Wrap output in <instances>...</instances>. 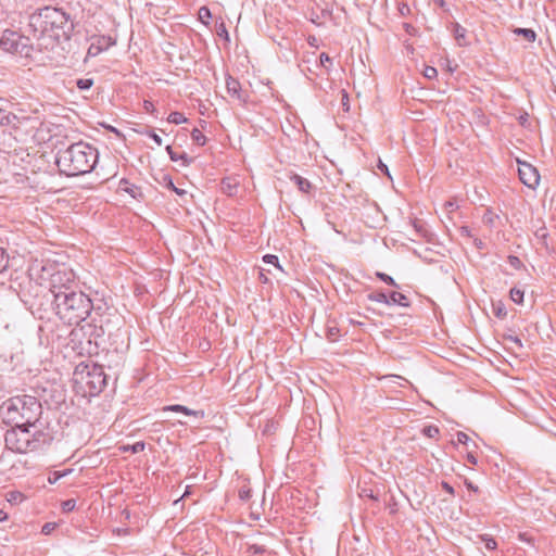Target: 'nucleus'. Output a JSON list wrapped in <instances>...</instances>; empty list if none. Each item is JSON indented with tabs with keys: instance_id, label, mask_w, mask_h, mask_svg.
Masks as SVG:
<instances>
[{
	"instance_id": "nucleus-1",
	"label": "nucleus",
	"mask_w": 556,
	"mask_h": 556,
	"mask_svg": "<svg viewBox=\"0 0 556 556\" xmlns=\"http://www.w3.org/2000/svg\"><path fill=\"white\" fill-rule=\"evenodd\" d=\"M68 20L63 9L46 7L29 16V27L35 36L53 40L51 50L65 59L70 41V28H66Z\"/></svg>"
},
{
	"instance_id": "nucleus-2",
	"label": "nucleus",
	"mask_w": 556,
	"mask_h": 556,
	"mask_svg": "<svg viewBox=\"0 0 556 556\" xmlns=\"http://www.w3.org/2000/svg\"><path fill=\"white\" fill-rule=\"evenodd\" d=\"M3 421L9 426H28L36 428L41 414L42 407L40 402L31 395H16L5 402L1 406Z\"/></svg>"
},
{
	"instance_id": "nucleus-3",
	"label": "nucleus",
	"mask_w": 556,
	"mask_h": 556,
	"mask_svg": "<svg viewBox=\"0 0 556 556\" xmlns=\"http://www.w3.org/2000/svg\"><path fill=\"white\" fill-rule=\"evenodd\" d=\"M105 383L102 367L94 364L89 357L78 363L72 374V389L81 397L98 395Z\"/></svg>"
},
{
	"instance_id": "nucleus-4",
	"label": "nucleus",
	"mask_w": 556,
	"mask_h": 556,
	"mask_svg": "<svg viewBox=\"0 0 556 556\" xmlns=\"http://www.w3.org/2000/svg\"><path fill=\"white\" fill-rule=\"evenodd\" d=\"M43 433L37 427L11 426L4 435L5 447L12 452L25 454L36 451L41 442Z\"/></svg>"
},
{
	"instance_id": "nucleus-5",
	"label": "nucleus",
	"mask_w": 556,
	"mask_h": 556,
	"mask_svg": "<svg viewBox=\"0 0 556 556\" xmlns=\"http://www.w3.org/2000/svg\"><path fill=\"white\" fill-rule=\"evenodd\" d=\"M98 162V151L91 144L72 142V177L90 173Z\"/></svg>"
},
{
	"instance_id": "nucleus-6",
	"label": "nucleus",
	"mask_w": 556,
	"mask_h": 556,
	"mask_svg": "<svg viewBox=\"0 0 556 556\" xmlns=\"http://www.w3.org/2000/svg\"><path fill=\"white\" fill-rule=\"evenodd\" d=\"M76 326L72 328V351L78 356L88 355L89 357L97 352V344L92 342L93 326L90 323L75 321Z\"/></svg>"
},
{
	"instance_id": "nucleus-7",
	"label": "nucleus",
	"mask_w": 556,
	"mask_h": 556,
	"mask_svg": "<svg viewBox=\"0 0 556 556\" xmlns=\"http://www.w3.org/2000/svg\"><path fill=\"white\" fill-rule=\"evenodd\" d=\"M0 49L4 52L20 55L21 58H29L34 50L29 37L23 36L12 29L2 31L0 36Z\"/></svg>"
},
{
	"instance_id": "nucleus-8",
	"label": "nucleus",
	"mask_w": 556,
	"mask_h": 556,
	"mask_svg": "<svg viewBox=\"0 0 556 556\" xmlns=\"http://www.w3.org/2000/svg\"><path fill=\"white\" fill-rule=\"evenodd\" d=\"M92 309V302L84 290H72V323L85 321Z\"/></svg>"
},
{
	"instance_id": "nucleus-9",
	"label": "nucleus",
	"mask_w": 556,
	"mask_h": 556,
	"mask_svg": "<svg viewBox=\"0 0 556 556\" xmlns=\"http://www.w3.org/2000/svg\"><path fill=\"white\" fill-rule=\"evenodd\" d=\"M54 293V309L55 314L59 316L61 320L64 321V324H67V317L70 315V291L68 287L63 285L60 287L56 291H53Z\"/></svg>"
},
{
	"instance_id": "nucleus-10",
	"label": "nucleus",
	"mask_w": 556,
	"mask_h": 556,
	"mask_svg": "<svg viewBox=\"0 0 556 556\" xmlns=\"http://www.w3.org/2000/svg\"><path fill=\"white\" fill-rule=\"evenodd\" d=\"M520 181L530 189H535L540 182L539 170L526 161L517 160Z\"/></svg>"
},
{
	"instance_id": "nucleus-11",
	"label": "nucleus",
	"mask_w": 556,
	"mask_h": 556,
	"mask_svg": "<svg viewBox=\"0 0 556 556\" xmlns=\"http://www.w3.org/2000/svg\"><path fill=\"white\" fill-rule=\"evenodd\" d=\"M116 40L111 36L100 35L91 38V43L87 51V58H93L101 52L108 50L112 46H115Z\"/></svg>"
},
{
	"instance_id": "nucleus-12",
	"label": "nucleus",
	"mask_w": 556,
	"mask_h": 556,
	"mask_svg": "<svg viewBox=\"0 0 556 556\" xmlns=\"http://www.w3.org/2000/svg\"><path fill=\"white\" fill-rule=\"evenodd\" d=\"M226 89L231 98L240 102H245V98L241 91V85L236 78L231 76H228L226 78Z\"/></svg>"
},
{
	"instance_id": "nucleus-13",
	"label": "nucleus",
	"mask_w": 556,
	"mask_h": 556,
	"mask_svg": "<svg viewBox=\"0 0 556 556\" xmlns=\"http://www.w3.org/2000/svg\"><path fill=\"white\" fill-rule=\"evenodd\" d=\"M290 180L296 185L298 189L305 193L311 194L313 190V185L304 177L298 175V174H291Z\"/></svg>"
},
{
	"instance_id": "nucleus-14",
	"label": "nucleus",
	"mask_w": 556,
	"mask_h": 556,
	"mask_svg": "<svg viewBox=\"0 0 556 556\" xmlns=\"http://www.w3.org/2000/svg\"><path fill=\"white\" fill-rule=\"evenodd\" d=\"M118 190L119 191H124L128 194H130L134 199H137L139 197H141V189L134 185V184H130L127 179L123 178L119 184H118Z\"/></svg>"
},
{
	"instance_id": "nucleus-15",
	"label": "nucleus",
	"mask_w": 556,
	"mask_h": 556,
	"mask_svg": "<svg viewBox=\"0 0 556 556\" xmlns=\"http://www.w3.org/2000/svg\"><path fill=\"white\" fill-rule=\"evenodd\" d=\"M164 410L184 413L185 415H188V416H195V417H201V418L204 417L203 410H192V409H190L186 406L179 405V404L166 406V407H164Z\"/></svg>"
},
{
	"instance_id": "nucleus-16",
	"label": "nucleus",
	"mask_w": 556,
	"mask_h": 556,
	"mask_svg": "<svg viewBox=\"0 0 556 556\" xmlns=\"http://www.w3.org/2000/svg\"><path fill=\"white\" fill-rule=\"evenodd\" d=\"M388 299H389V304L388 305L396 304V305L404 306V307L409 305L407 296L404 295L403 293H400V292H396V291H392L388 295Z\"/></svg>"
},
{
	"instance_id": "nucleus-17",
	"label": "nucleus",
	"mask_w": 556,
	"mask_h": 556,
	"mask_svg": "<svg viewBox=\"0 0 556 556\" xmlns=\"http://www.w3.org/2000/svg\"><path fill=\"white\" fill-rule=\"evenodd\" d=\"M220 186L225 194L233 195L237 191L238 184L235 179L228 177L222 180Z\"/></svg>"
},
{
	"instance_id": "nucleus-18",
	"label": "nucleus",
	"mask_w": 556,
	"mask_h": 556,
	"mask_svg": "<svg viewBox=\"0 0 556 556\" xmlns=\"http://www.w3.org/2000/svg\"><path fill=\"white\" fill-rule=\"evenodd\" d=\"M166 151L167 153L169 154V157L172 161H178V160H181L184 165H189L191 163V159L187 155V153L182 152V153H177L173 150V148L170 146H167L166 147Z\"/></svg>"
},
{
	"instance_id": "nucleus-19",
	"label": "nucleus",
	"mask_w": 556,
	"mask_h": 556,
	"mask_svg": "<svg viewBox=\"0 0 556 556\" xmlns=\"http://www.w3.org/2000/svg\"><path fill=\"white\" fill-rule=\"evenodd\" d=\"M513 33L522 36L528 42H533L536 38L535 31L531 28H515Z\"/></svg>"
},
{
	"instance_id": "nucleus-20",
	"label": "nucleus",
	"mask_w": 556,
	"mask_h": 556,
	"mask_svg": "<svg viewBox=\"0 0 556 556\" xmlns=\"http://www.w3.org/2000/svg\"><path fill=\"white\" fill-rule=\"evenodd\" d=\"M68 473H70V469L50 471L48 475V482L50 484H54V483H56V481H59L61 478L67 476Z\"/></svg>"
},
{
	"instance_id": "nucleus-21",
	"label": "nucleus",
	"mask_w": 556,
	"mask_h": 556,
	"mask_svg": "<svg viewBox=\"0 0 556 556\" xmlns=\"http://www.w3.org/2000/svg\"><path fill=\"white\" fill-rule=\"evenodd\" d=\"M535 237L536 239L541 242V244L545 248V249H548V242H547V238H548V231L546 229V227H540L536 231H535Z\"/></svg>"
},
{
	"instance_id": "nucleus-22",
	"label": "nucleus",
	"mask_w": 556,
	"mask_h": 556,
	"mask_svg": "<svg viewBox=\"0 0 556 556\" xmlns=\"http://www.w3.org/2000/svg\"><path fill=\"white\" fill-rule=\"evenodd\" d=\"M15 118V115L0 109V127L10 125Z\"/></svg>"
},
{
	"instance_id": "nucleus-23",
	"label": "nucleus",
	"mask_w": 556,
	"mask_h": 556,
	"mask_svg": "<svg viewBox=\"0 0 556 556\" xmlns=\"http://www.w3.org/2000/svg\"><path fill=\"white\" fill-rule=\"evenodd\" d=\"M167 121L169 123H173V124H176V125H179V124H182V123H186L187 122V118L185 117V115L180 112H172L168 117H167Z\"/></svg>"
},
{
	"instance_id": "nucleus-24",
	"label": "nucleus",
	"mask_w": 556,
	"mask_h": 556,
	"mask_svg": "<svg viewBox=\"0 0 556 556\" xmlns=\"http://www.w3.org/2000/svg\"><path fill=\"white\" fill-rule=\"evenodd\" d=\"M191 138H192L193 142L199 144V146H204L205 142H206L205 136L198 128H193L192 129Z\"/></svg>"
},
{
	"instance_id": "nucleus-25",
	"label": "nucleus",
	"mask_w": 556,
	"mask_h": 556,
	"mask_svg": "<svg viewBox=\"0 0 556 556\" xmlns=\"http://www.w3.org/2000/svg\"><path fill=\"white\" fill-rule=\"evenodd\" d=\"M368 300L372 302L389 304L388 295L384 292H376L368 294Z\"/></svg>"
},
{
	"instance_id": "nucleus-26",
	"label": "nucleus",
	"mask_w": 556,
	"mask_h": 556,
	"mask_svg": "<svg viewBox=\"0 0 556 556\" xmlns=\"http://www.w3.org/2000/svg\"><path fill=\"white\" fill-rule=\"evenodd\" d=\"M198 15L199 20L204 24H207V21L212 17L211 11L207 7H201L199 9Z\"/></svg>"
},
{
	"instance_id": "nucleus-27",
	"label": "nucleus",
	"mask_w": 556,
	"mask_h": 556,
	"mask_svg": "<svg viewBox=\"0 0 556 556\" xmlns=\"http://www.w3.org/2000/svg\"><path fill=\"white\" fill-rule=\"evenodd\" d=\"M510 294V299L517 303V304H521L522 301H523V291L518 289V288H513L509 292Z\"/></svg>"
},
{
	"instance_id": "nucleus-28",
	"label": "nucleus",
	"mask_w": 556,
	"mask_h": 556,
	"mask_svg": "<svg viewBox=\"0 0 556 556\" xmlns=\"http://www.w3.org/2000/svg\"><path fill=\"white\" fill-rule=\"evenodd\" d=\"M481 541L484 543V546L488 549H495L497 547L496 541L489 534H483L480 536Z\"/></svg>"
},
{
	"instance_id": "nucleus-29",
	"label": "nucleus",
	"mask_w": 556,
	"mask_h": 556,
	"mask_svg": "<svg viewBox=\"0 0 556 556\" xmlns=\"http://www.w3.org/2000/svg\"><path fill=\"white\" fill-rule=\"evenodd\" d=\"M422 433L428 438L434 439L439 435L440 431L435 426H427L422 429Z\"/></svg>"
},
{
	"instance_id": "nucleus-30",
	"label": "nucleus",
	"mask_w": 556,
	"mask_h": 556,
	"mask_svg": "<svg viewBox=\"0 0 556 556\" xmlns=\"http://www.w3.org/2000/svg\"><path fill=\"white\" fill-rule=\"evenodd\" d=\"M76 85L80 90H88L93 85V79L80 78L76 81Z\"/></svg>"
},
{
	"instance_id": "nucleus-31",
	"label": "nucleus",
	"mask_w": 556,
	"mask_h": 556,
	"mask_svg": "<svg viewBox=\"0 0 556 556\" xmlns=\"http://www.w3.org/2000/svg\"><path fill=\"white\" fill-rule=\"evenodd\" d=\"M376 276L383 282H386L389 286L399 287L397 283L394 281V279L381 271L376 273Z\"/></svg>"
},
{
	"instance_id": "nucleus-32",
	"label": "nucleus",
	"mask_w": 556,
	"mask_h": 556,
	"mask_svg": "<svg viewBox=\"0 0 556 556\" xmlns=\"http://www.w3.org/2000/svg\"><path fill=\"white\" fill-rule=\"evenodd\" d=\"M58 527V522H46L41 528V532L45 535H50Z\"/></svg>"
},
{
	"instance_id": "nucleus-33",
	"label": "nucleus",
	"mask_w": 556,
	"mask_h": 556,
	"mask_svg": "<svg viewBox=\"0 0 556 556\" xmlns=\"http://www.w3.org/2000/svg\"><path fill=\"white\" fill-rule=\"evenodd\" d=\"M424 76L428 79H433L438 76V71L433 66H426L424 70Z\"/></svg>"
},
{
	"instance_id": "nucleus-34",
	"label": "nucleus",
	"mask_w": 556,
	"mask_h": 556,
	"mask_svg": "<svg viewBox=\"0 0 556 556\" xmlns=\"http://www.w3.org/2000/svg\"><path fill=\"white\" fill-rule=\"evenodd\" d=\"M466 29L460 25L456 24L455 26V37L460 46H463L462 39L465 38Z\"/></svg>"
},
{
	"instance_id": "nucleus-35",
	"label": "nucleus",
	"mask_w": 556,
	"mask_h": 556,
	"mask_svg": "<svg viewBox=\"0 0 556 556\" xmlns=\"http://www.w3.org/2000/svg\"><path fill=\"white\" fill-rule=\"evenodd\" d=\"M8 266V255L3 248H0V273L3 271Z\"/></svg>"
},
{
	"instance_id": "nucleus-36",
	"label": "nucleus",
	"mask_w": 556,
	"mask_h": 556,
	"mask_svg": "<svg viewBox=\"0 0 556 556\" xmlns=\"http://www.w3.org/2000/svg\"><path fill=\"white\" fill-rule=\"evenodd\" d=\"M339 336V329L337 327H329L327 329V339L329 341H336Z\"/></svg>"
},
{
	"instance_id": "nucleus-37",
	"label": "nucleus",
	"mask_w": 556,
	"mask_h": 556,
	"mask_svg": "<svg viewBox=\"0 0 556 556\" xmlns=\"http://www.w3.org/2000/svg\"><path fill=\"white\" fill-rule=\"evenodd\" d=\"M263 261L265 263H268V264H273L275 266H277L278 268L281 269L280 265H279V262H278V257L274 254H266L264 257H263Z\"/></svg>"
},
{
	"instance_id": "nucleus-38",
	"label": "nucleus",
	"mask_w": 556,
	"mask_h": 556,
	"mask_svg": "<svg viewBox=\"0 0 556 556\" xmlns=\"http://www.w3.org/2000/svg\"><path fill=\"white\" fill-rule=\"evenodd\" d=\"M239 497L240 500L242 501H248L250 500L251 497V490L247 486H242L240 490H239Z\"/></svg>"
},
{
	"instance_id": "nucleus-39",
	"label": "nucleus",
	"mask_w": 556,
	"mask_h": 556,
	"mask_svg": "<svg viewBox=\"0 0 556 556\" xmlns=\"http://www.w3.org/2000/svg\"><path fill=\"white\" fill-rule=\"evenodd\" d=\"M166 180H167L166 186L169 189H172L173 191H175L178 195L186 194V191L184 189H179V188L175 187V185H174V182H173V180L170 178H166Z\"/></svg>"
},
{
	"instance_id": "nucleus-40",
	"label": "nucleus",
	"mask_w": 556,
	"mask_h": 556,
	"mask_svg": "<svg viewBox=\"0 0 556 556\" xmlns=\"http://www.w3.org/2000/svg\"><path fill=\"white\" fill-rule=\"evenodd\" d=\"M147 135L159 146L161 147L163 144L162 138L155 134L153 130H150L147 132Z\"/></svg>"
},
{
	"instance_id": "nucleus-41",
	"label": "nucleus",
	"mask_w": 556,
	"mask_h": 556,
	"mask_svg": "<svg viewBox=\"0 0 556 556\" xmlns=\"http://www.w3.org/2000/svg\"><path fill=\"white\" fill-rule=\"evenodd\" d=\"M144 446L146 445L143 442H136L134 445L130 446V450L132 453H139L144 450ZM126 450H129V447H127Z\"/></svg>"
},
{
	"instance_id": "nucleus-42",
	"label": "nucleus",
	"mask_w": 556,
	"mask_h": 556,
	"mask_svg": "<svg viewBox=\"0 0 556 556\" xmlns=\"http://www.w3.org/2000/svg\"><path fill=\"white\" fill-rule=\"evenodd\" d=\"M457 441L460 444H467L468 441H469V437L466 433H464V432H458L457 433Z\"/></svg>"
},
{
	"instance_id": "nucleus-43",
	"label": "nucleus",
	"mask_w": 556,
	"mask_h": 556,
	"mask_svg": "<svg viewBox=\"0 0 556 556\" xmlns=\"http://www.w3.org/2000/svg\"><path fill=\"white\" fill-rule=\"evenodd\" d=\"M494 313L500 318H504L507 314L504 306L494 307Z\"/></svg>"
},
{
	"instance_id": "nucleus-44",
	"label": "nucleus",
	"mask_w": 556,
	"mask_h": 556,
	"mask_svg": "<svg viewBox=\"0 0 556 556\" xmlns=\"http://www.w3.org/2000/svg\"><path fill=\"white\" fill-rule=\"evenodd\" d=\"M444 206L448 213L454 212L458 207L456 202L454 201H447Z\"/></svg>"
},
{
	"instance_id": "nucleus-45",
	"label": "nucleus",
	"mask_w": 556,
	"mask_h": 556,
	"mask_svg": "<svg viewBox=\"0 0 556 556\" xmlns=\"http://www.w3.org/2000/svg\"><path fill=\"white\" fill-rule=\"evenodd\" d=\"M217 34L220 37L224 36L226 40H229L228 31L224 24L219 26V28L217 29Z\"/></svg>"
},
{
	"instance_id": "nucleus-46",
	"label": "nucleus",
	"mask_w": 556,
	"mask_h": 556,
	"mask_svg": "<svg viewBox=\"0 0 556 556\" xmlns=\"http://www.w3.org/2000/svg\"><path fill=\"white\" fill-rule=\"evenodd\" d=\"M319 61H320V64H321L323 66H326V63H330V62H331V59H330V56H329L327 53L323 52V53L319 55Z\"/></svg>"
},
{
	"instance_id": "nucleus-47",
	"label": "nucleus",
	"mask_w": 556,
	"mask_h": 556,
	"mask_svg": "<svg viewBox=\"0 0 556 556\" xmlns=\"http://www.w3.org/2000/svg\"><path fill=\"white\" fill-rule=\"evenodd\" d=\"M467 462H468L469 464H471V465H477V463H478V458H477V456H476L473 453H470V452H469V453L467 454Z\"/></svg>"
},
{
	"instance_id": "nucleus-48",
	"label": "nucleus",
	"mask_w": 556,
	"mask_h": 556,
	"mask_svg": "<svg viewBox=\"0 0 556 556\" xmlns=\"http://www.w3.org/2000/svg\"><path fill=\"white\" fill-rule=\"evenodd\" d=\"M378 168L384 173L389 178H391V175L389 173V168L386 164H383L381 161H379V165H378Z\"/></svg>"
},
{
	"instance_id": "nucleus-49",
	"label": "nucleus",
	"mask_w": 556,
	"mask_h": 556,
	"mask_svg": "<svg viewBox=\"0 0 556 556\" xmlns=\"http://www.w3.org/2000/svg\"><path fill=\"white\" fill-rule=\"evenodd\" d=\"M63 157H64V156H63L61 153H59V155L56 156V161H55V162H56V165L59 166V168H60V172H61V173H64L66 176H70V174H68V173H66V172L61 167V162H62V159H63Z\"/></svg>"
},
{
	"instance_id": "nucleus-50",
	"label": "nucleus",
	"mask_w": 556,
	"mask_h": 556,
	"mask_svg": "<svg viewBox=\"0 0 556 556\" xmlns=\"http://www.w3.org/2000/svg\"><path fill=\"white\" fill-rule=\"evenodd\" d=\"M442 488L443 490H445L448 494L453 495L454 494V489L452 485H450L447 482L443 481L442 482Z\"/></svg>"
},
{
	"instance_id": "nucleus-51",
	"label": "nucleus",
	"mask_w": 556,
	"mask_h": 556,
	"mask_svg": "<svg viewBox=\"0 0 556 556\" xmlns=\"http://www.w3.org/2000/svg\"><path fill=\"white\" fill-rule=\"evenodd\" d=\"M399 10L402 15H406L407 13H409V7L405 3H402Z\"/></svg>"
},
{
	"instance_id": "nucleus-52",
	"label": "nucleus",
	"mask_w": 556,
	"mask_h": 556,
	"mask_svg": "<svg viewBox=\"0 0 556 556\" xmlns=\"http://www.w3.org/2000/svg\"><path fill=\"white\" fill-rule=\"evenodd\" d=\"M143 105L147 112H152L154 110V105L151 101L146 100Z\"/></svg>"
},
{
	"instance_id": "nucleus-53",
	"label": "nucleus",
	"mask_w": 556,
	"mask_h": 556,
	"mask_svg": "<svg viewBox=\"0 0 556 556\" xmlns=\"http://www.w3.org/2000/svg\"><path fill=\"white\" fill-rule=\"evenodd\" d=\"M250 548H251V549L253 551V553H255V554L264 553V552H265V548H264L263 546H258V545H252Z\"/></svg>"
},
{
	"instance_id": "nucleus-54",
	"label": "nucleus",
	"mask_w": 556,
	"mask_h": 556,
	"mask_svg": "<svg viewBox=\"0 0 556 556\" xmlns=\"http://www.w3.org/2000/svg\"><path fill=\"white\" fill-rule=\"evenodd\" d=\"M508 340H510L511 342L516 343L519 346H522L521 340L518 337L509 336Z\"/></svg>"
},
{
	"instance_id": "nucleus-55",
	"label": "nucleus",
	"mask_w": 556,
	"mask_h": 556,
	"mask_svg": "<svg viewBox=\"0 0 556 556\" xmlns=\"http://www.w3.org/2000/svg\"><path fill=\"white\" fill-rule=\"evenodd\" d=\"M62 509L64 513L70 511V500H66L62 503Z\"/></svg>"
},
{
	"instance_id": "nucleus-56",
	"label": "nucleus",
	"mask_w": 556,
	"mask_h": 556,
	"mask_svg": "<svg viewBox=\"0 0 556 556\" xmlns=\"http://www.w3.org/2000/svg\"><path fill=\"white\" fill-rule=\"evenodd\" d=\"M8 519V514L0 509V522L5 521Z\"/></svg>"
},
{
	"instance_id": "nucleus-57",
	"label": "nucleus",
	"mask_w": 556,
	"mask_h": 556,
	"mask_svg": "<svg viewBox=\"0 0 556 556\" xmlns=\"http://www.w3.org/2000/svg\"><path fill=\"white\" fill-rule=\"evenodd\" d=\"M460 232H462V235L470 236V230H469V228H468V227H466V226H463V227L460 228Z\"/></svg>"
},
{
	"instance_id": "nucleus-58",
	"label": "nucleus",
	"mask_w": 556,
	"mask_h": 556,
	"mask_svg": "<svg viewBox=\"0 0 556 556\" xmlns=\"http://www.w3.org/2000/svg\"><path fill=\"white\" fill-rule=\"evenodd\" d=\"M390 378H396V379H402L404 380L406 383H408V380L400 377V376H395V375H389V376H384L383 379H390Z\"/></svg>"
},
{
	"instance_id": "nucleus-59",
	"label": "nucleus",
	"mask_w": 556,
	"mask_h": 556,
	"mask_svg": "<svg viewBox=\"0 0 556 556\" xmlns=\"http://www.w3.org/2000/svg\"><path fill=\"white\" fill-rule=\"evenodd\" d=\"M466 485H467V488H468L469 490H472V491H475V492H477V491H478V486H475V485L472 484V482H468V481H466Z\"/></svg>"
},
{
	"instance_id": "nucleus-60",
	"label": "nucleus",
	"mask_w": 556,
	"mask_h": 556,
	"mask_svg": "<svg viewBox=\"0 0 556 556\" xmlns=\"http://www.w3.org/2000/svg\"><path fill=\"white\" fill-rule=\"evenodd\" d=\"M519 539L521 541H525V542H529L530 543V538L527 536V533H520L519 534Z\"/></svg>"
},
{
	"instance_id": "nucleus-61",
	"label": "nucleus",
	"mask_w": 556,
	"mask_h": 556,
	"mask_svg": "<svg viewBox=\"0 0 556 556\" xmlns=\"http://www.w3.org/2000/svg\"><path fill=\"white\" fill-rule=\"evenodd\" d=\"M260 280L262 282H267L268 281L267 277L263 273H260Z\"/></svg>"
},
{
	"instance_id": "nucleus-62",
	"label": "nucleus",
	"mask_w": 556,
	"mask_h": 556,
	"mask_svg": "<svg viewBox=\"0 0 556 556\" xmlns=\"http://www.w3.org/2000/svg\"><path fill=\"white\" fill-rule=\"evenodd\" d=\"M527 119H528V115L527 114L526 115H521L520 116V124L523 125L527 122Z\"/></svg>"
},
{
	"instance_id": "nucleus-63",
	"label": "nucleus",
	"mask_w": 556,
	"mask_h": 556,
	"mask_svg": "<svg viewBox=\"0 0 556 556\" xmlns=\"http://www.w3.org/2000/svg\"><path fill=\"white\" fill-rule=\"evenodd\" d=\"M516 262H519L518 257L516 256H510V263L514 264Z\"/></svg>"
},
{
	"instance_id": "nucleus-64",
	"label": "nucleus",
	"mask_w": 556,
	"mask_h": 556,
	"mask_svg": "<svg viewBox=\"0 0 556 556\" xmlns=\"http://www.w3.org/2000/svg\"><path fill=\"white\" fill-rule=\"evenodd\" d=\"M405 28H406V30L409 33V31H410V28H413V27H412V25H409V24H405Z\"/></svg>"
}]
</instances>
